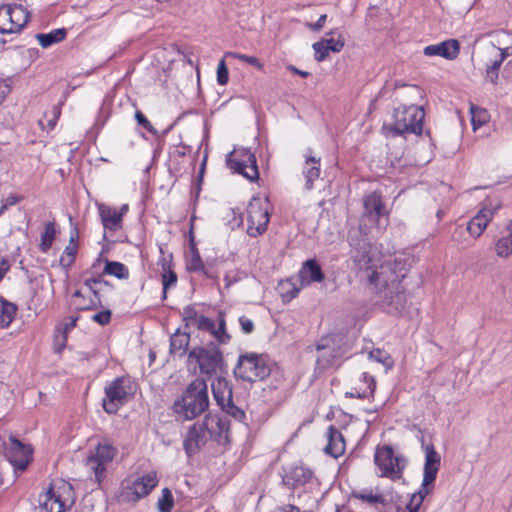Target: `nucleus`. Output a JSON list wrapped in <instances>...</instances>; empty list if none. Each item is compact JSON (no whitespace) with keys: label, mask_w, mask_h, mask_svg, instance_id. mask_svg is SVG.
<instances>
[{"label":"nucleus","mask_w":512,"mask_h":512,"mask_svg":"<svg viewBox=\"0 0 512 512\" xmlns=\"http://www.w3.org/2000/svg\"><path fill=\"white\" fill-rule=\"evenodd\" d=\"M510 49L511 48H509V47L502 48V49L499 48L497 56H504V60H505L510 54H512V52H510Z\"/></svg>","instance_id":"338daca9"},{"label":"nucleus","mask_w":512,"mask_h":512,"mask_svg":"<svg viewBox=\"0 0 512 512\" xmlns=\"http://www.w3.org/2000/svg\"><path fill=\"white\" fill-rule=\"evenodd\" d=\"M496 253L500 257H507L512 254V237L509 233L507 236L500 238L496 243Z\"/></svg>","instance_id":"79ce46f5"},{"label":"nucleus","mask_w":512,"mask_h":512,"mask_svg":"<svg viewBox=\"0 0 512 512\" xmlns=\"http://www.w3.org/2000/svg\"><path fill=\"white\" fill-rule=\"evenodd\" d=\"M156 472H148L134 480H125L121 484L118 500L125 503H136L146 497L157 486Z\"/></svg>","instance_id":"6e6552de"},{"label":"nucleus","mask_w":512,"mask_h":512,"mask_svg":"<svg viewBox=\"0 0 512 512\" xmlns=\"http://www.w3.org/2000/svg\"><path fill=\"white\" fill-rule=\"evenodd\" d=\"M297 278L300 280L299 286L287 281V284L292 285L293 287L291 290H288L283 294L285 299L292 300L299 294L303 287L308 286L313 282H322L325 276L317 260L308 259L302 264V267L297 274Z\"/></svg>","instance_id":"4468645a"},{"label":"nucleus","mask_w":512,"mask_h":512,"mask_svg":"<svg viewBox=\"0 0 512 512\" xmlns=\"http://www.w3.org/2000/svg\"><path fill=\"white\" fill-rule=\"evenodd\" d=\"M6 449V457L11 465L18 471H24L32 460L33 449L30 445L23 444L13 435L9 436Z\"/></svg>","instance_id":"a211bd4d"},{"label":"nucleus","mask_w":512,"mask_h":512,"mask_svg":"<svg viewBox=\"0 0 512 512\" xmlns=\"http://www.w3.org/2000/svg\"><path fill=\"white\" fill-rule=\"evenodd\" d=\"M134 117L139 126H142L150 134H152L154 136H158V130L154 128V126L151 124V122L147 119V117L141 111L136 110Z\"/></svg>","instance_id":"8fccbe9b"},{"label":"nucleus","mask_w":512,"mask_h":512,"mask_svg":"<svg viewBox=\"0 0 512 512\" xmlns=\"http://www.w3.org/2000/svg\"><path fill=\"white\" fill-rule=\"evenodd\" d=\"M266 207L259 197H253L247 208V233L251 237H257L267 230L270 220L268 212V203L265 201Z\"/></svg>","instance_id":"ddd939ff"},{"label":"nucleus","mask_w":512,"mask_h":512,"mask_svg":"<svg viewBox=\"0 0 512 512\" xmlns=\"http://www.w3.org/2000/svg\"><path fill=\"white\" fill-rule=\"evenodd\" d=\"M217 322L218 326L216 327L213 320L201 315L198 321V329L209 332L216 340L218 346L228 344L231 340V335L227 332L225 315L222 311L218 313Z\"/></svg>","instance_id":"aec40b11"},{"label":"nucleus","mask_w":512,"mask_h":512,"mask_svg":"<svg viewBox=\"0 0 512 512\" xmlns=\"http://www.w3.org/2000/svg\"><path fill=\"white\" fill-rule=\"evenodd\" d=\"M374 462L380 470V476L393 481L402 477L406 466V459L402 455H395L393 448L389 445H383L376 449Z\"/></svg>","instance_id":"9d476101"},{"label":"nucleus","mask_w":512,"mask_h":512,"mask_svg":"<svg viewBox=\"0 0 512 512\" xmlns=\"http://www.w3.org/2000/svg\"><path fill=\"white\" fill-rule=\"evenodd\" d=\"M100 307H103L101 298L90 299L88 302L84 301L75 303V309L77 311L94 310Z\"/></svg>","instance_id":"603ef678"},{"label":"nucleus","mask_w":512,"mask_h":512,"mask_svg":"<svg viewBox=\"0 0 512 512\" xmlns=\"http://www.w3.org/2000/svg\"><path fill=\"white\" fill-rule=\"evenodd\" d=\"M79 230L77 226H73L70 230L69 244L65 247L59 265L66 271L74 264L78 253Z\"/></svg>","instance_id":"bb28decb"},{"label":"nucleus","mask_w":512,"mask_h":512,"mask_svg":"<svg viewBox=\"0 0 512 512\" xmlns=\"http://www.w3.org/2000/svg\"><path fill=\"white\" fill-rule=\"evenodd\" d=\"M326 437L328 443L324 448L326 454L338 458L345 452V440L342 433L333 425L327 429Z\"/></svg>","instance_id":"a878e982"},{"label":"nucleus","mask_w":512,"mask_h":512,"mask_svg":"<svg viewBox=\"0 0 512 512\" xmlns=\"http://www.w3.org/2000/svg\"><path fill=\"white\" fill-rule=\"evenodd\" d=\"M170 259L166 257H162L159 260L161 268L163 270L162 274V285H163V295L162 298H167V291L171 286H174L177 283L178 277L177 274L172 270V255L169 256Z\"/></svg>","instance_id":"c756f323"},{"label":"nucleus","mask_w":512,"mask_h":512,"mask_svg":"<svg viewBox=\"0 0 512 512\" xmlns=\"http://www.w3.org/2000/svg\"><path fill=\"white\" fill-rule=\"evenodd\" d=\"M2 7L3 9H6L9 27L0 30L1 34L19 32L28 23L30 12L21 4H2Z\"/></svg>","instance_id":"4be33fe9"},{"label":"nucleus","mask_w":512,"mask_h":512,"mask_svg":"<svg viewBox=\"0 0 512 512\" xmlns=\"http://www.w3.org/2000/svg\"><path fill=\"white\" fill-rule=\"evenodd\" d=\"M273 367L274 362L268 355L246 352L239 355L233 373L236 378L253 383L269 377Z\"/></svg>","instance_id":"39448f33"},{"label":"nucleus","mask_w":512,"mask_h":512,"mask_svg":"<svg viewBox=\"0 0 512 512\" xmlns=\"http://www.w3.org/2000/svg\"><path fill=\"white\" fill-rule=\"evenodd\" d=\"M8 270H9L8 261L6 259H2L0 261V282L2 281V279L4 278V276Z\"/></svg>","instance_id":"0e129e2a"},{"label":"nucleus","mask_w":512,"mask_h":512,"mask_svg":"<svg viewBox=\"0 0 512 512\" xmlns=\"http://www.w3.org/2000/svg\"><path fill=\"white\" fill-rule=\"evenodd\" d=\"M424 109L417 105H401L393 110L390 121L382 125L385 137H398L407 134L420 135L423 129Z\"/></svg>","instance_id":"7ed1b4c3"},{"label":"nucleus","mask_w":512,"mask_h":512,"mask_svg":"<svg viewBox=\"0 0 512 512\" xmlns=\"http://www.w3.org/2000/svg\"><path fill=\"white\" fill-rule=\"evenodd\" d=\"M409 271V264L404 257L386 261L379 270H372L368 275L369 284L378 295L381 305L389 313H400L406 304L407 297L402 281Z\"/></svg>","instance_id":"f257e3e1"},{"label":"nucleus","mask_w":512,"mask_h":512,"mask_svg":"<svg viewBox=\"0 0 512 512\" xmlns=\"http://www.w3.org/2000/svg\"><path fill=\"white\" fill-rule=\"evenodd\" d=\"M421 444L425 451L423 481L420 490L417 493H414L412 496L414 500H418L423 503L425 497L431 491L430 486L433 487V484L436 480L437 473L441 465V456L435 450L433 444H424V437L421 438Z\"/></svg>","instance_id":"9b49d317"},{"label":"nucleus","mask_w":512,"mask_h":512,"mask_svg":"<svg viewBox=\"0 0 512 512\" xmlns=\"http://www.w3.org/2000/svg\"><path fill=\"white\" fill-rule=\"evenodd\" d=\"M103 273L115 276L118 279H127L129 277L128 268L123 263L117 261L106 260Z\"/></svg>","instance_id":"4c0bfd02"},{"label":"nucleus","mask_w":512,"mask_h":512,"mask_svg":"<svg viewBox=\"0 0 512 512\" xmlns=\"http://www.w3.org/2000/svg\"><path fill=\"white\" fill-rule=\"evenodd\" d=\"M61 105L62 103H58L54 105L51 110L44 113V118L47 120V126L49 130H53L56 126V123L61 115Z\"/></svg>","instance_id":"de8ad7c7"},{"label":"nucleus","mask_w":512,"mask_h":512,"mask_svg":"<svg viewBox=\"0 0 512 512\" xmlns=\"http://www.w3.org/2000/svg\"><path fill=\"white\" fill-rule=\"evenodd\" d=\"M501 207L502 203L499 199H487L477 215L469 221L467 226L469 234L475 238L479 237L491 221L494 213Z\"/></svg>","instance_id":"f3484780"},{"label":"nucleus","mask_w":512,"mask_h":512,"mask_svg":"<svg viewBox=\"0 0 512 512\" xmlns=\"http://www.w3.org/2000/svg\"><path fill=\"white\" fill-rule=\"evenodd\" d=\"M239 324L241 326L242 331L245 334H250L254 331V323L251 319L247 318L246 316H240L239 317Z\"/></svg>","instance_id":"13d9d810"},{"label":"nucleus","mask_w":512,"mask_h":512,"mask_svg":"<svg viewBox=\"0 0 512 512\" xmlns=\"http://www.w3.org/2000/svg\"><path fill=\"white\" fill-rule=\"evenodd\" d=\"M188 360L198 364L201 374L212 376L225 366L223 353L215 342L196 346L188 353Z\"/></svg>","instance_id":"0eeeda50"},{"label":"nucleus","mask_w":512,"mask_h":512,"mask_svg":"<svg viewBox=\"0 0 512 512\" xmlns=\"http://www.w3.org/2000/svg\"><path fill=\"white\" fill-rule=\"evenodd\" d=\"M326 19H327V15L326 14H323L321 15L317 22L316 23H313V24H309V27L313 30V31H319L321 30L324 25H325V22H326Z\"/></svg>","instance_id":"680f3d73"},{"label":"nucleus","mask_w":512,"mask_h":512,"mask_svg":"<svg viewBox=\"0 0 512 512\" xmlns=\"http://www.w3.org/2000/svg\"><path fill=\"white\" fill-rule=\"evenodd\" d=\"M350 348L346 336L342 334L322 337L316 344L318 356L315 362V373L321 374L328 369L339 367L342 358Z\"/></svg>","instance_id":"20e7f679"},{"label":"nucleus","mask_w":512,"mask_h":512,"mask_svg":"<svg viewBox=\"0 0 512 512\" xmlns=\"http://www.w3.org/2000/svg\"><path fill=\"white\" fill-rule=\"evenodd\" d=\"M226 163L233 173L241 174L251 182L259 179L256 156L250 149H238L235 151V155L234 152H230Z\"/></svg>","instance_id":"f8f14e48"},{"label":"nucleus","mask_w":512,"mask_h":512,"mask_svg":"<svg viewBox=\"0 0 512 512\" xmlns=\"http://www.w3.org/2000/svg\"><path fill=\"white\" fill-rule=\"evenodd\" d=\"M470 113H471V122H472L474 130L486 123L487 111L485 109L471 105Z\"/></svg>","instance_id":"37998d69"},{"label":"nucleus","mask_w":512,"mask_h":512,"mask_svg":"<svg viewBox=\"0 0 512 512\" xmlns=\"http://www.w3.org/2000/svg\"><path fill=\"white\" fill-rule=\"evenodd\" d=\"M226 56H231V57L238 59L242 62L248 63V64L256 67L258 70L263 69V64L255 56H250V55L240 54V53H235V52H228V53H226Z\"/></svg>","instance_id":"09e8293b"},{"label":"nucleus","mask_w":512,"mask_h":512,"mask_svg":"<svg viewBox=\"0 0 512 512\" xmlns=\"http://www.w3.org/2000/svg\"><path fill=\"white\" fill-rule=\"evenodd\" d=\"M67 36V30L65 28L54 29L49 33H39L36 35V39L43 48H48L53 44L63 41Z\"/></svg>","instance_id":"c9c22d12"},{"label":"nucleus","mask_w":512,"mask_h":512,"mask_svg":"<svg viewBox=\"0 0 512 512\" xmlns=\"http://www.w3.org/2000/svg\"><path fill=\"white\" fill-rule=\"evenodd\" d=\"M287 68H288V70H290L292 73L297 74V75H300V76H301V77H303V78H307V77L310 75V73H309V72H307V71H302V70H300V69L296 68V67H295V66H293V65H289Z\"/></svg>","instance_id":"69168bd1"},{"label":"nucleus","mask_w":512,"mask_h":512,"mask_svg":"<svg viewBox=\"0 0 512 512\" xmlns=\"http://www.w3.org/2000/svg\"><path fill=\"white\" fill-rule=\"evenodd\" d=\"M117 453V449L110 444H99L94 455L87 459V465L94 471L95 480L100 483L106 471V464L111 462Z\"/></svg>","instance_id":"6ab92c4d"},{"label":"nucleus","mask_w":512,"mask_h":512,"mask_svg":"<svg viewBox=\"0 0 512 512\" xmlns=\"http://www.w3.org/2000/svg\"><path fill=\"white\" fill-rule=\"evenodd\" d=\"M208 408V385L202 378L191 381L172 405L173 412L182 421L194 420Z\"/></svg>","instance_id":"f03ea898"},{"label":"nucleus","mask_w":512,"mask_h":512,"mask_svg":"<svg viewBox=\"0 0 512 512\" xmlns=\"http://www.w3.org/2000/svg\"><path fill=\"white\" fill-rule=\"evenodd\" d=\"M18 306L0 295V327L7 329L16 317Z\"/></svg>","instance_id":"7c9ffc66"},{"label":"nucleus","mask_w":512,"mask_h":512,"mask_svg":"<svg viewBox=\"0 0 512 512\" xmlns=\"http://www.w3.org/2000/svg\"><path fill=\"white\" fill-rule=\"evenodd\" d=\"M98 210L105 229L109 231H117L122 228L123 213L104 204H100L98 206Z\"/></svg>","instance_id":"cd10ccee"},{"label":"nucleus","mask_w":512,"mask_h":512,"mask_svg":"<svg viewBox=\"0 0 512 512\" xmlns=\"http://www.w3.org/2000/svg\"><path fill=\"white\" fill-rule=\"evenodd\" d=\"M353 497L357 498V499H360L362 501H365L367 503H370V504H382L383 506H385L387 504V501L386 499L384 498L383 495L381 494H372V493H367L365 491L363 492H354L352 494Z\"/></svg>","instance_id":"a18cd8bd"},{"label":"nucleus","mask_w":512,"mask_h":512,"mask_svg":"<svg viewBox=\"0 0 512 512\" xmlns=\"http://www.w3.org/2000/svg\"><path fill=\"white\" fill-rule=\"evenodd\" d=\"M189 249L191 252V259L187 263V269L189 271L204 270V263L201 259L199 250L196 246L195 237H194L192 230L190 231V235H189Z\"/></svg>","instance_id":"e433bc0d"},{"label":"nucleus","mask_w":512,"mask_h":512,"mask_svg":"<svg viewBox=\"0 0 512 512\" xmlns=\"http://www.w3.org/2000/svg\"><path fill=\"white\" fill-rule=\"evenodd\" d=\"M51 484L54 486L55 491L62 497V507H67L68 510H70L76 501L72 484L62 479Z\"/></svg>","instance_id":"72a5a7b5"},{"label":"nucleus","mask_w":512,"mask_h":512,"mask_svg":"<svg viewBox=\"0 0 512 512\" xmlns=\"http://www.w3.org/2000/svg\"><path fill=\"white\" fill-rule=\"evenodd\" d=\"M369 358L383 364L386 368H390L392 366L391 356L382 349H373L369 352Z\"/></svg>","instance_id":"49530a36"},{"label":"nucleus","mask_w":512,"mask_h":512,"mask_svg":"<svg viewBox=\"0 0 512 512\" xmlns=\"http://www.w3.org/2000/svg\"><path fill=\"white\" fill-rule=\"evenodd\" d=\"M323 42H325V45L328 46V49L331 50V52H340L342 48L344 47V39L341 35L338 36V38H323Z\"/></svg>","instance_id":"864d4df0"},{"label":"nucleus","mask_w":512,"mask_h":512,"mask_svg":"<svg viewBox=\"0 0 512 512\" xmlns=\"http://www.w3.org/2000/svg\"><path fill=\"white\" fill-rule=\"evenodd\" d=\"M102 283L101 277H90L84 280V285L91 291L94 298H101L100 291L95 286Z\"/></svg>","instance_id":"4d7b16f0"},{"label":"nucleus","mask_w":512,"mask_h":512,"mask_svg":"<svg viewBox=\"0 0 512 512\" xmlns=\"http://www.w3.org/2000/svg\"><path fill=\"white\" fill-rule=\"evenodd\" d=\"M459 42L455 39L443 41L436 45H429L424 48V54L427 56H441L448 60L457 58L459 54Z\"/></svg>","instance_id":"393cba45"},{"label":"nucleus","mask_w":512,"mask_h":512,"mask_svg":"<svg viewBox=\"0 0 512 512\" xmlns=\"http://www.w3.org/2000/svg\"><path fill=\"white\" fill-rule=\"evenodd\" d=\"M504 61V56H496L486 67V76L491 83L496 84L498 81L499 69Z\"/></svg>","instance_id":"a19ab883"},{"label":"nucleus","mask_w":512,"mask_h":512,"mask_svg":"<svg viewBox=\"0 0 512 512\" xmlns=\"http://www.w3.org/2000/svg\"><path fill=\"white\" fill-rule=\"evenodd\" d=\"M312 47L313 50L315 51V59L318 62L324 61L327 58L329 52L331 51L330 49H328V46H326L325 42H323L322 40L315 42Z\"/></svg>","instance_id":"3c124183"},{"label":"nucleus","mask_w":512,"mask_h":512,"mask_svg":"<svg viewBox=\"0 0 512 512\" xmlns=\"http://www.w3.org/2000/svg\"><path fill=\"white\" fill-rule=\"evenodd\" d=\"M277 512H300V510H299L298 507H295V506H292V505H288V506H285L282 509H279Z\"/></svg>","instance_id":"774afa93"},{"label":"nucleus","mask_w":512,"mask_h":512,"mask_svg":"<svg viewBox=\"0 0 512 512\" xmlns=\"http://www.w3.org/2000/svg\"><path fill=\"white\" fill-rule=\"evenodd\" d=\"M189 342L190 334L177 329L170 338V353L180 357L185 355L188 350Z\"/></svg>","instance_id":"2f4dec72"},{"label":"nucleus","mask_w":512,"mask_h":512,"mask_svg":"<svg viewBox=\"0 0 512 512\" xmlns=\"http://www.w3.org/2000/svg\"><path fill=\"white\" fill-rule=\"evenodd\" d=\"M24 199V197L22 195H18V194H10L8 195L3 201L9 205V206H14L20 202H22Z\"/></svg>","instance_id":"bf43d9fd"},{"label":"nucleus","mask_w":512,"mask_h":512,"mask_svg":"<svg viewBox=\"0 0 512 512\" xmlns=\"http://www.w3.org/2000/svg\"><path fill=\"white\" fill-rule=\"evenodd\" d=\"M213 397L216 404L226 414L235 420L242 422L246 415L245 412L235 405L233 401V386L230 381L224 377H217L211 384Z\"/></svg>","instance_id":"1a4fd4ad"},{"label":"nucleus","mask_w":512,"mask_h":512,"mask_svg":"<svg viewBox=\"0 0 512 512\" xmlns=\"http://www.w3.org/2000/svg\"><path fill=\"white\" fill-rule=\"evenodd\" d=\"M112 312L109 309L102 310L92 316V320L101 326H105L111 321Z\"/></svg>","instance_id":"6e6d98bb"},{"label":"nucleus","mask_w":512,"mask_h":512,"mask_svg":"<svg viewBox=\"0 0 512 512\" xmlns=\"http://www.w3.org/2000/svg\"><path fill=\"white\" fill-rule=\"evenodd\" d=\"M304 157L305 162L302 174L305 178V188L312 190L314 188V181L317 180L321 174V157L314 156L311 148L306 150Z\"/></svg>","instance_id":"b1692460"},{"label":"nucleus","mask_w":512,"mask_h":512,"mask_svg":"<svg viewBox=\"0 0 512 512\" xmlns=\"http://www.w3.org/2000/svg\"><path fill=\"white\" fill-rule=\"evenodd\" d=\"M78 316L69 317L68 321L64 323V333L66 334L68 331L72 330L78 321Z\"/></svg>","instance_id":"e2e57ef3"},{"label":"nucleus","mask_w":512,"mask_h":512,"mask_svg":"<svg viewBox=\"0 0 512 512\" xmlns=\"http://www.w3.org/2000/svg\"><path fill=\"white\" fill-rule=\"evenodd\" d=\"M45 496L46 499L43 503V507L48 512H65L68 510L67 507H62V497L55 491L52 484L48 487Z\"/></svg>","instance_id":"f704fd0d"},{"label":"nucleus","mask_w":512,"mask_h":512,"mask_svg":"<svg viewBox=\"0 0 512 512\" xmlns=\"http://www.w3.org/2000/svg\"><path fill=\"white\" fill-rule=\"evenodd\" d=\"M207 432L202 426L201 421L193 423L187 431L183 441V448L188 457L197 454L207 443Z\"/></svg>","instance_id":"5701e85b"},{"label":"nucleus","mask_w":512,"mask_h":512,"mask_svg":"<svg viewBox=\"0 0 512 512\" xmlns=\"http://www.w3.org/2000/svg\"><path fill=\"white\" fill-rule=\"evenodd\" d=\"M137 384L128 376H120L109 382L104 389L103 409L108 414H116L135 395Z\"/></svg>","instance_id":"423d86ee"},{"label":"nucleus","mask_w":512,"mask_h":512,"mask_svg":"<svg viewBox=\"0 0 512 512\" xmlns=\"http://www.w3.org/2000/svg\"><path fill=\"white\" fill-rule=\"evenodd\" d=\"M229 80V72L225 60L222 59L217 67V82L220 85H226Z\"/></svg>","instance_id":"5fc2aeb1"},{"label":"nucleus","mask_w":512,"mask_h":512,"mask_svg":"<svg viewBox=\"0 0 512 512\" xmlns=\"http://www.w3.org/2000/svg\"><path fill=\"white\" fill-rule=\"evenodd\" d=\"M421 505L420 501L414 500L413 496H411L409 503L406 505V510L407 512H418Z\"/></svg>","instance_id":"052dcab7"},{"label":"nucleus","mask_w":512,"mask_h":512,"mask_svg":"<svg viewBox=\"0 0 512 512\" xmlns=\"http://www.w3.org/2000/svg\"><path fill=\"white\" fill-rule=\"evenodd\" d=\"M312 476L313 472L303 464H293L283 469L282 484L294 490L307 484Z\"/></svg>","instance_id":"412c9836"},{"label":"nucleus","mask_w":512,"mask_h":512,"mask_svg":"<svg viewBox=\"0 0 512 512\" xmlns=\"http://www.w3.org/2000/svg\"><path fill=\"white\" fill-rule=\"evenodd\" d=\"M201 423L210 439L220 445H226L230 442V421L226 416L218 413H208Z\"/></svg>","instance_id":"dca6fc26"},{"label":"nucleus","mask_w":512,"mask_h":512,"mask_svg":"<svg viewBox=\"0 0 512 512\" xmlns=\"http://www.w3.org/2000/svg\"><path fill=\"white\" fill-rule=\"evenodd\" d=\"M174 506V497L168 488L162 489L161 497L158 499L157 507L159 512H171Z\"/></svg>","instance_id":"ea45409f"},{"label":"nucleus","mask_w":512,"mask_h":512,"mask_svg":"<svg viewBox=\"0 0 512 512\" xmlns=\"http://www.w3.org/2000/svg\"><path fill=\"white\" fill-rule=\"evenodd\" d=\"M363 205L364 215L373 221H377L384 213V204L381 194L376 191L364 198Z\"/></svg>","instance_id":"c85d7f7f"},{"label":"nucleus","mask_w":512,"mask_h":512,"mask_svg":"<svg viewBox=\"0 0 512 512\" xmlns=\"http://www.w3.org/2000/svg\"><path fill=\"white\" fill-rule=\"evenodd\" d=\"M55 226L53 222H48L45 225L44 232L41 234V242L39 248L42 252L46 253L51 248L55 239Z\"/></svg>","instance_id":"58836bf2"},{"label":"nucleus","mask_w":512,"mask_h":512,"mask_svg":"<svg viewBox=\"0 0 512 512\" xmlns=\"http://www.w3.org/2000/svg\"><path fill=\"white\" fill-rule=\"evenodd\" d=\"M181 315L182 320L185 322V327L196 325V327L198 328V321L200 316H198L197 310L193 305L185 306L183 308Z\"/></svg>","instance_id":"c03bdc74"},{"label":"nucleus","mask_w":512,"mask_h":512,"mask_svg":"<svg viewBox=\"0 0 512 512\" xmlns=\"http://www.w3.org/2000/svg\"><path fill=\"white\" fill-rule=\"evenodd\" d=\"M351 258L360 270H374L376 249L365 236L351 238Z\"/></svg>","instance_id":"2eb2a0df"},{"label":"nucleus","mask_w":512,"mask_h":512,"mask_svg":"<svg viewBox=\"0 0 512 512\" xmlns=\"http://www.w3.org/2000/svg\"><path fill=\"white\" fill-rule=\"evenodd\" d=\"M362 382L365 385V388H352L351 391L345 393V396L348 398L359 399H365L368 398L369 396H372L376 388L374 378L370 376L367 372H364L362 374Z\"/></svg>","instance_id":"473e14b6"}]
</instances>
